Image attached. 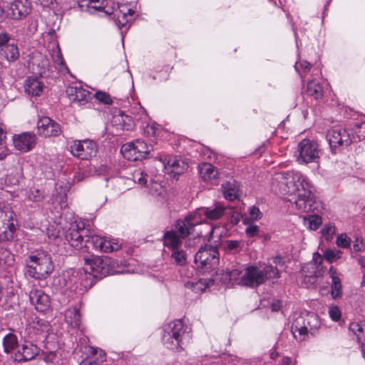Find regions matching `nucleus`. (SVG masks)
<instances>
[{
    "label": "nucleus",
    "instance_id": "nucleus-63",
    "mask_svg": "<svg viewBox=\"0 0 365 365\" xmlns=\"http://www.w3.org/2000/svg\"><path fill=\"white\" fill-rule=\"evenodd\" d=\"M8 155V150L5 147H0V160H4Z\"/></svg>",
    "mask_w": 365,
    "mask_h": 365
},
{
    "label": "nucleus",
    "instance_id": "nucleus-25",
    "mask_svg": "<svg viewBox=\"0 0 365 365\" xmlns=\"http://www.w3.org/2000/svg\"><path fill=\"white\" fill-rule=\"evenodd\" d=\"M187 168L188 164L177 157L170 158L165 165V169L174 175L184 173Z\"/></svg>",
    "mask_w": 365,
    "mask_h": 365
},
{
    "label": "nucleus",
    "instance_id": "nucleus-3",
    "mask_svg": "<svg viewBox=\"0 0 365 365\" xmlns=\"http://www.w3.org/2000/svg\"><path fill=\"white\" fill-rule=\"evenodd\" d=\"M279 277V270L277 267H274L270 264H264L261 269L257 266L250 265L246 267L245 273L241 276L238 284L255 288L265 283L268 279H278Z\"/></svg>",
    "mask_w": 365,
    "mask_h": 365
},
{
    "label": "nucleus",
    "instance_id": "nucleus-56",
    "mask_svg": "<svg viewBox=\"0 0 365 365\" xmlns=\"http://www.w3.org/2000/svg\"><path fill=\"white\" fill-rule=\"evenodd\" d=\"M11 39L10 35L6 32L0 33V47L3 48L6 45L9 44V41Z\"/></svg>",
    "mask_w": 365,
    "mask_h": 365
},
{
    "label": "nucleus",
    "instance_id": "nucleus-55",
    "mask_svg": "<svg viewBox=\"0 0 365 365\" xmlns=\"http://www.w3.org/2000/svg\"><path fill=\"white\" fill-rule=\"evenodd\" d=\"M148 187H150V191L153 194H155V193L160 194L161 190L163 189V187L160 183H158L157 182H154V181H150V185H148Z\"/></svg>",
    "mask_w": 365,
    "mask_h": 365
},
{
    "label": "nucleus",
    "instance_id": "nucleus-15",
    "mask_svg": "<svg viewBox=\"0 0 365 365\" xmlns=\"http://www.w3.org/2000/svg\"><path fill=\"white\" fill-rule=\"evenodd\" d=\"M314 190L303 192L298 195L297 199L294 200L297 209L302 212H319L322 208V204L315 198Z\"/></svg>",
    "mask_w": 365,
    "mask_h": 365
},
{
    "label": "nucleus",
    "instance_id": "nucleus-9",
    "mask_svg": "<svg viewBox=\"0 0 365 365\" xmlns=\"http://www.w3.org/2000/svg\"><path fill=\"white\" fill-rule=\"evenodd\" d=\"M297 153H298L296 155L297 160L300 164L316 163L322 155V150L319 149L317 142L307 138H304L299 143Z\"/></svg>",
    "mask_w": 365,
    "mask_h": 365
},
{
    "label": "nucleus",
    "instance_id": "nucleus-44",
    "mask_svg": "<svg viewBox=\"0 0 365 365\" xmlns=\"http://www.w3.org/2000/svg\"><path fill=\"white\" fill-rule=\"evenodd\" d=\"M342 252L340 250H328L324 252V258L329 262H333L341 257Z\"/></svg>",
    "mask_w": 365,
    "mask_h": 365
},
{
    "label": "nucleus",
    "instance_id": "nucleus-24",
    "mask_svg": "<svg viewBox=\"0 0 365 365\" xmlns=\"http://www.w3.org/2000/svg\"><path fill=\"white\" fill-rule=\"evenodd\" d=\"M43 88V83L36 78H28L24 83L25 92L31 96H40Z\"/></svg>",
    "mask_w": 365,
    "mask_h": 365
},
{
    "label": "nucleus",
    "instance_id": "nucleus-14",
    "mask_svg": "<svg viewBox=\"0 0 365 365\" xmlns=\"http://www.w3.org/2000/svg\"><path fill=\"white\" fill-rule=\"evenodd\" d=\"M71 154L81 160H88L96 156L97 145L91 140H74L70 145Z\"/></svg>",
    "mask_w": 365,
    "mask_h": 365
},
{
    "label": "nucleus",
    "instance_id": "nucleus-29",
    "mask_svg": "<svg viewBox=\"0 0 365 365\" xmlns=\"http://www.w3.org/2000/svg\"><path fill=\"white\" fill-rule=\"evenodd\" d=\"M223 195L226 200L232 201L239 197V185L235 181H229L222 185Z\"/></svg>",
    "mask_w": 365,
    "mask_h": 365
},
{
    "label": "nucleus",
    "instance_id": "nucleus-35",
    "mask_svg": "<svg viewBox=\"0 0 365 365\" xmlns=\"http://www.w3.org/2000/svg\"><path fill=\"white\" fill-rule=\"evenodd\" d=\"M51 57L56 69L61 71H63L64 69H68L58 46L53 49Z\"/></svg>",
    "mask_w": 365,
    "mask_h": 365
},
{
    "label": "nucleus",
    "instance_id": "nucleus-50",
    "mask_svg": "<svg viewBox=\"0 0 365 365\" xmlns=\"http://www.w3.org/2000/svg\"><path fill=\"white\" fill-rule=\"evenodd\" d=\"M249 216L252 220H257L261 219L262 213L258 207L252 206L249 209Z\"/></svg>",
    "mask_w": 365,
    "mask_h": 365
},
{
    "label": "nucleus",
    "instance_id": "nucleus-8",
    "mask_svg": "<svg viewBox=\"0 0 365 365\" xmlns=\"http://www.w3.org/2000/svg\"><path fill=\"white\" fill-rule=\"evenodd\" d=\"M195 263L203 272L215 269L219 263V252L216 245L201 247L195 255Z\"/></svg>",
    "mask_w": 365,
    "mask_h": 365
},
{
    "label": "nucleus",
    "instance_id": "nucleus-39",
    "mask_svg": "<svg viewBox=\"0 0 365 365\" xmlns=\"http://www.w3.org/2000/svg\"><path fill=\"white\" fill-rule=\"evenodd\" d=\"M104 252H112L120 249L121 245L116 239L104 237Z\"/></svg>",
    "mask_w": 365,
    "mask_h": 365
},
{
    "label": "nucleus",
    "instance_id": "nucleus-43",
    "mask_svg": "<svg viewBox=\"0 0 365 365\" xmlns=\"http://www.w3.org/2000/svg\"><path fill=\"white\" fill-rule=\"evenodd\" d=\"M225 243V249L234 253L239 252L242 247V242L239 240H227Z\"/></svg>",
    "mask_w": 365,
    "mask_h": 365
},
{
    "label": "nucleus",
    "instance_id": "nucleus-16",
    "mask_svg": "<svg viewBox=\"0 0 365 365\" xmlns=\"http://www.w3.org/2000/svg\"><path fill=\"white\" fill-rule=\"evenodd\" d=\"M31 3L29 0H14L6 9V18L15 21L25 19L31 11Z\"/></svg>",
    "mask_w": 365,
    "mask_h": 365
},
{
    "label": "nucleus",
    "instance_id": "nucleus-11",
    "mask_svg": "<svg viewBox=\"0 0 365 365\" xmlns=\"http://www.w3.org/2000/svg\"><path fill=\"white\" fill-rule=\"evenodd\" d=\"M152 146L145 141L136 140L121 147L120 153L125 158L130 161H137L145 159L150 154Z\"/></svg>",
    "mask_w": 365,
    "mask_h": 365
},
{
    "label": "nucleus",
    "instance_id": "nucleus-27",
    "mask_svg": "<svg viewBox=\"0 0 365 365\" xmlns=\"http://www.w3.org/2000/svg\"><path fill=\"white\" fill-rule=\"evenodd\" d=\"M163 239L164 245L171 250L179 248L182 245V238L173 230L166 232L164 234Z\"/></svg>",
    "mask_w": 365,
    "mask_h": 365
},
{
    "label": "nucleus",
    "instance_id": "nucleus-20",
    "mask_svg": "<svg viewBox=\"0 0 365 365\" xmlns=\"http://www.w3.org/2000/svg\"><path fill=\"white\" fill-rule=\"evenodd\" d=\"M37 132L43 137L58 136L61 130L58 123L48 117L40 118L37 123Z\"/></svg>",
    "mask_w": 365,
    "mask_h": 365
},
{
    "label": "nucleus",
    "instance_id": "nucleus-60",
    "mask_svg": "<svg viewBox=\"0 0 365 365\" xmlns=\"http://www.w3.org/2000/svg\"><path fill=\"white\" fill-rule=\"evenodd\" d=\"M79 365H99V362L96 359H86L83 360Z\"/></svg>",
    "mask_w": 365,
    "mask_h": 365
},
{
    "label": "nucleus",
    "instance_id": "nucleus-34",
    "mask_svg": "<svg viewBox=\"0 0 365 365\" xmlns=\"http://www.w3.org/2000/svg\"><path fill=\"white\" fill-rule=\"evenodd\" d=\"M3 346L4 352L11 353L18 346L17 336L12 333L6 334L3 339Z\"/></svg>",
    "mask_w": 365,
    "mask_h": 365
},
{
    "label": "nucleus",
    "instance_id": "nucleus-5",
    "mask_svg": "<svg viewBox=\"0 0 365 365\" xmlns=\"http://www.w3.org/2000/svg\"><path fill=\"white\" fill-rule=\"evenodd\" d=\"M87 7L91 14L103 11L107 14H114L115 24L120 29L127 26L135 13L127 4H118L115 9L113 8L106 9L104 2L100 0H88Z\"/></svg>",
    "mask_w": 365,
    "mask_h": 365
},
{
    "label": "nucleus",
    "instance_id": "nucleus-18",
    "mask_svg": "<svg viewBox=\"0 0 365 365\" xmlns=\"http://www.w3.org/2000/svg\"><path fill=\"white\" fill-rule=\"evenodd\" d=\"M34 342V341L26 339L24 343L14 354V360L18 362H25L34 359L40 351V349Z\"/></svg>",
    "mask_w": 365,
    "mask_h": 365
},
{
    "label": "nucleus",
    "instance_id": "nucleus-40",
    "mask_svg": "<svg viewBox=\"0 0 365 365\" xmlns=\"http://www.w3.org/2000/svg\"><path fill=\"white\" fill-rule=\"evenodd\" d=\"M26 197L31 202H41L44 198V193L40 189L32 187L26 192Z\"/></svg>",
    "mask_w": 365,
    "mask_h": 365
},
{
    "label": "nucleus",
    "instance_id": "nucleus-30",
    "mask_svg": "<svg viewBox=\"0 0 365 365\" xmlns=\"http://www.w3.org/2000/svg\"><path fill=\"white\" fill-rule=\"evenodd\" d=\"M349 329L356 336L361 346L365 345V321L350 323Z\"/></svg>",
    "mask_w": 365,
    "mask_h": 365
},
{
    "label": "nucleus",
    "instance_id": "nucleus-61",
    "mask_svg": "<svg viewBox=\"0 0 365 365\" xmlns=\"http://www.w3.org/2000/svg\"><path fill=\"white\" fill-rule=\"evenodd\" d=\"M324 260L323 257L318 252H314L313 255V261L315 264H321Z\"/></svg>",
    "mask_w": 365,
    "mask_h": 365
},
{
    "label": "nucleus",
    "instance_id": "nucleus-48",
    "mask_svg": "<svg viewBox=\"0 0 365 365\" xmlns=\"http://www.w3.org/2000/svg\"><path fill=\"white\" fill-rule=\"evenodd\" d=\"M350 238L345 234H341L338 236L336 240V244L339 247L343 248H348L350 246Z\"/></svg>",
    "mask_w": 365,
    "mask_h": 365
},
{
    "label": "nucleus",
    "instance_id": "nucleus-58",
    "mask_svg": "<svg viewBox=\"0 0 365 365\" xmlns=\"http://www.w3.org/2000/svg\"><path fill=\"white\" fill-rule=\"evenodd\" d=\"M324 234L332 235L335 233V227L331 225H326L322 230Z\"/></svg>",
    "mask_w": 365,
    "mask_h": 365
},
{
    "label": "nucleus",
    "instance_id": "nucleus-36",
    "mask_svg": "<svg viewBox=\"0 0 365 365\" xmlns=\"http://www.w3.org/2000/svg\"><path fill=\"white\" fill-rule=\"evenodd\" d=\"M67 322L70 323L71 327L78 328L81 324V314L77 308L68 310L66 314Z\"/></svg>",
    "mask_w": 365,
    "mask_h": 365
},
{
    "label": "nucleus",
    "instance_id": "nucleus-41",
    "mask_svg": "<svg viewBox=\"0 0 365 365\" xmlns=\"http://www.w3.org/2000/svg\"><path fill=\"white\" fill-rule=\"evenodd\" d=\"M317 213L318 212H316L314 215L304 217V221L308 224V227L310 230H317L322 222V217Z\"/></svg>",
    "mask_w": 365,
    "mask_h": 365
},
{
    "label": "nucleus",
    "instance_id": "nucleus-59",
    "mask_svg": "<svg viewBox=\"0 0 365 365\" xmlns=\"http://www.w3.org/2000/svg\"><path fill=\"white\" fill-rule=\"evenodd\" d=\"M352 258L356 259L358 264L361 266V267H365V257L361 256L360 254H356L354 255H351Z\"/></svg>",
    "mask_w": 365,
    "mask_h": 365
},
{
    "label": "nucleus",
    "instance_id": "nucleus-33",
    "mask_svg": "<svg viewBox=\"0 0 365 365\" xmlns=\"http://www.w3.org/2000/svg\"><path fill=\"white\" fill-rule=\"evenodd\" d=\"M306 92L316 100L321 99L324 96L323 87L316 80H311L307 83Z\"/></svg>",
    "mask_w": 365,
    "mask_h": 365
},
{
    "label": "nucleus",
    "instance_id": "nucleus-17",
    "mask_svg": "<svg viewBox=\"0 0 365 365\" xmlns=\"http://www.w3.org/2000/svg\"><path fill=\"white\" fill-rule=\"evenodd\" d=\"M200 222L197 218V213L189 215L182 219L175 221L173 230L177 232L182 239H185L193 232L194 228Z\"/></svg>",
    "mask_w": 365,
    "mask_h": 365
},
{
    "label": "nucleus",
    "instance_id": "nucleus-2",
    "mask_svg": "<svg viewBox=\"0 0 365 365\" xmlns=\"http://www.w3.org/2000/svg\"><path fill=\"white\" fill-rule=\"evenodd\" d=\"M85 267L83 271H73L72 276L79 277L83 281V278L86 277V273L92 275L97 279H102L109 274H113L116 271L117 262L113 259L104 257L91 256V257L84 258Z\"/></svg>",
    "mask_w": 365,
    "mask_h": 365
},
{
    "label": "nucleus",
    "instance_id": "nucleus-26",
    "mask_svg": "<svg viewBox=\"0 0 365 365\" xmlns=\"http://www.w3.org/2000/svg\"><path fill=\"white\" fill-rule=\"evenodd\" d=\"M225 212V207L220 203L215 204L214 207H202L199 209L197 213L204 215L207 219L215 220L221 218Z\"/></svg>",
    "mask_w": 365,
    "mask_h": 365
},
{
    "label": "nucleus",
    "instance_id": "nucleus-22",
    "mask_svg": "<svg viewBox=\"0 0 365 365\" xmlns=\"http://www.w3.org/2000/svg\"><path fill=\"white\" fill-rule=\"evenodd\" d=\"M287 179H291L290 181L287 182V185L293 184V191H303L306 192L308 190H314L310 181L307 176L304 175L300 172L291 171L287 173Z\"/></svg>",
    "mask_w": 365,
    "mask_h": 365
},
{
    "label": "nucleus",
    "instance_id": "nucleus-6",
    "mask_svg": "<svg viewBox=\"0 0 365 365\" xmlns=\"http://www.w3.org/2000/svg\"><path fill=\"white\" fill-rule=\"evenodd\" d=\"M320 325L319 316L314 312H307L294 319L291 327V331L294 339L302 341L305 340L309 333L314 335Z\"/></svg>",
    "mask_w": 365,
    "mask_h": 365
},
{
    "label": "nucleus",
    "instance_id": "nucleus-45",
    "mask_svg": "<svg viewBox=\"0 0 365 365\" xmlns=\"http://www.w3.org/2000/svg\"><path fill=\"white\" fill-rule=\"evenodd\" d=\"M365 250V245L362 240L356 238L351 249V255L359 254Z\"/></svg>",
    "mask_w": 365,
    "mask_h": 365
},
{
    "label": "nucleus",
    "instance_id": "nucleus-49",
    "mask_svg": "<svg viewBox=\"0 0 365 365\" xmlns=\"http://www.w3.org/2000/svg\"><path fill=\"white\" fill-rule=\"evenodd\" d=\"M259 233V229L257 225H250L245 229V234L248 237H253L258 236Z\"/></svg>",
    "mask_w": 365,
    "mask_h": 365
},
{
    "label": "nucleus",
    "instance_id": "nucleus-23",
    "mask_svg": "<svg viewBox=\"0 0 365 365\" xmlns=\"http://www.w3.org/2000/svg\"><path fill=\"white\" fill-rule=\"evenodd\" d=\"M29 299L35 306L36 309L40 312H46L50 307V298L41 289H32L29 294Z\"/></svg>",
    "mask_w": 365,
    "mask_h": 365
},
{
    "label": "nucleus",
    "instance_id": "nucleus-21",
    "mask_svg": "<svg viewBox=\"0 0 365 365\" xmlns=\"http://www.w3.org/2000/svg\"><path fill=\"white\" fill-rule=\"evenodd\" d=\"M69 100L78 106H83L92 99V94L81 86H69L66 89Z\"/></svg>",
    "mask_w": 365,
    "mask_h": 365
},
{
    "label": "nucleus",
    "instance_id": "nucleus-4",
    "mask_svg": "<svg viewBox=\"0 0 365 365\" xmlns=\"http://www.w3.org/2000/svg\"><path fill=\"white\" fill-rule=\"evenodd\" d=\"M27 274L33 278H46L53 270V264L48 254L44 251H37L26 259Z\"/></svg>",
    "mask_w": 365,
    "mask_h": 365
},
{
    "label": "nucleus",
    "instance_id": "nucleus-12",
    "mask_svg": "<svg viewBox=\"0 0 365 365\" xmlns=\"http://www.w3.org/2000/svg\"><path fill=\"white\" fill-rule=\"evenodd\" d=\"M326 136L334 153H336L337 148H346L351 143L349 132L341 125H335L330 128Z\"/></svg>",
    "mask_w": 365,
    "mask_h": 365
},
{
    "label": "nucleus",
    "instance_id": "nucleus-57",
    "mask_svg": "<svg viewBox=\"0 0 365 365\" xmlns=\"http://www.w3.org/2000/svg\"><path fill=\"white\" fill-rule=\"evenodd\" d=\"M317 282V277L315 275L305 276L304 279V284L307 287L314 285Z\"/></svg>",
    "mask_w": 365,
    "mask_h": 365
},
{
    "label": "nucleus",
    "instance_id": "nucleus-19",
    "mask_svg": "<svg viewBox=\"0 0 365 365\" xmlns=\"http://www.w3.org/2000/svg\"><path fill=\"white\" fill-rule=\"evenodd\" d=\"M13 143L16 150L22 153H26L34 148L36 143V136L35 134L29 132L14 135Z\"/></svg>",
    "mask_w": 365,
    "mask_h": 365
},
{
    "label": "nucleus",
    "instance_id": "nucleus-31",
    "mask_svg": "<svg viewBox=\"0 0 365 365\" xmlns=\"http://www.w3.org/2000/svg\"><path fill=\"white\" fill-rule=\"evenodd\" d=\"M199 173L204 181L216 179L218 175L217 170L210 163H202L199 165Z\"/></svg>",
    "mask_w": 365,
    "mask_h": 365
},
{
    "label": "nucleus",
    "instance_id": "nucleus-47",
    "mask_svg": "<svg viewBox=\"0 0 365 365\" xmlns=\"http://www.w3.org/2000/svg\"><path fill=\"white\" fill-rule=\"evenodd\" d=\"M91 354L95 358H92L93 359H96L97 361L100 363L106 360V353L104 351L99 348H93L91 347Z\"/></svg>",
    "mask_w": 365,
    "mask_h": 365
},
{
    "label": "nucleus",
    "instance_id": "nucleus-7",
    "mask_svg": "<svg viewBox=\"0 0 365 365\" xmlns=\"http://www.w3.org/2000/svg\"><path fill=\"white\" fill-rule=\"evenodd\" d=\"M91 234L90 230L85 227L83 222L75 221L66 230L65 239L71 247L81 250L89 243Z\"/></svg>",
    "mask_w": 365,
    "mask_h": 365
},
{
    "label": "nucleus",
    "instance_id": "nucleus-28",
    "mask_svg": "<svg viewBox=\"0 0 365 365\" xmlns=\"http://www.w3.org/2000/svg\"><path fill=\"white\" fill-rule=\"evenodd\" d=\"M0 55L9 62L16 61L20 56L19 48L14 43H9L1 48Z\"/></svg>",
    "mask_w": 365,
    "mask_h": 365
},
{
    "label": "nucleus",
    "instance_id": "nucleus-42",
    "mask_svg": "<svg viewBox=\"0 0 365 365\" xmlns=\"http://www.w3.org/2000/svg\"><path fill=\"white\" fill-rule=\"evenodd\" d=\"M89 242L92 244L96 250L104 252V237L91 235Z\"/></svg>",
    "mask_w": 365,
    "mask_h": 365
},
{
    "label": "nucleus",
    "instance_id": "nucleus-32",
    "mask_svg": "<svg viewBox=\"0 0 365 365\" xmlns=\"http://www.w3.org/2000/svg\"><path fill=\"white\" fill-rule=\"evenodd\" d=\"M330 277L331 278V294L333 299L341 297V283L339 277L336 275V270L331 266L329 268Z\"/></svg>",
    "mask_w": 365,
    "mask_h": 365
},
{
    "label": "nucleus",
    "instance_id": "nucleus-54",
    "mask_svg": "<svg viewBox=\"0 0 365 365\" xmlns=\"http://www.w3.org/2000/svg\"><path fill=\"white\" fill-rule=\"evenodd\" d=\"M356 133L357 134L360 140H365V122H363L357 125Z\"/></svg>",
    "mask_w": 365,
    "mask_h": 365
},
{
    "label": "nucleus",
    "instance_id": "nucleus-37",
    "mask_svg": "<svg viewBox=\"0 0 365 365\" xmlns=\"http://www.w3.org/2000/svg\"><path fill=\"white\" fill-rule=\"evenodd\" d=\"M171 259L174 263L178 266H183L187 263V255L185 251L179 250V248L172 250Z\"/></svg>",
    "mask_w": 365,
    "mask_h": 365
},
{
    "label": "nucleus",
    "instance_id": "nucleus-46",
    "mask_svg": "<svg viewBox=\"0 0 365 365\" xmlns=\"http://www.w3.org/2000/svg\"><path fill=\"white\" fill-rule=\"evenodd\" d=\"M94 96L98 101L106 105H111L113 103L110 95L106 92L98 91L95 93Z\"/></svg>",
    "mask_w": 365,
    "mask_h": 365
},
{
    "label": "nucleus",
    "instance_id": "nucleus-62",
    "mask_svg": "<svg viewBox=\"0 0 365 365\" xmlns=\"http://www.w3.org/2000/svg\"><path fill=\"white\" fill-rule=\"evenodd\" d=\"M272 262L275 264L283 265L284 264V260L281 256H276L273 257Z\"/></svg>",
    "mask_w": 365,
    "mask_h": 365
},
{
    "label": "nucleus",
    "instance_id": "nucleus-64",
    "mask_svg": "<svg viewBox=\"0 0 365 365\" xmlns=\"http://www.w3.org/2000/svg\"><path fill=\"white\" fill-rule=\"evenodd\" d=\"M282 365H294V364L290 358L283 357L282 359Z\"/></svg>",
    "mask_w": 365,
    "mask_h": 365
},
{
    "label": "nucleus",
    "instance_id": "nucleus-51",
    "mask_svg": "<svg viewBox=\"0 0 365 365\" xmlns=\"http://www.w3.org/2000/svg\"><path fill=\"white\" fill-rule=\"evenodd\" d=\"M329 314L331 319L333 321L337 322L340 319L341 312L338 307H336V306L331 307L329 309Z\"/></svg>",
    "mask_w": 365,
    "mask_h": 365
},
{
    "label": "nucleus",
    "instance_id": "nucleus-10",
    "mask_svg": "<svg viewBox=\"0 0 365 365\" xmlns=\"http://www.w3.org/2000/svg\"><path fill=\"white\" fill-rule=\"evenodd\" d=\"M16 214L9 207L0 208V242H11L16 232Z\"/></svg>",
    "mask_w": 365,
    "mask_h": 365
},
{
    "label": "nucleus",
    "instance_id": "nucleus-52",
    "mask_svg": "<svg viewBox=\"0 0 365 365\" xmlns=\"http://www.w3.org/2000/svg\"><path fill=\"white\" fill-rule=\"evenodd\" d=\"M134 178L135 180L138 181V184L142 185H146L148 182V175L147 173H144L143 172L137 173Z\"/></svg>",
    "mask_w": 365,
    "mask_h": 365
},
{
    "label": "nucleus",
    "instance_id": "nucleus-53",
    "mask_svg": "<svg viewBox=\"0 0 365 365\" xmlns=\"http://www.w3.org/2000/svg\"><path fill=\"white\" fill-rule=\"evenodd\" d=\"M241 273H242V272L238 269H234L232 270L227 271V274L229 277L230 280L235 281V282H236L238 279H239V281L240 280L241 277H240V276Z\"/></svg>",
    "mask_w": 365,
    "mask_h": 365
},
{
    "label": "nucleus",
    "instance_id": "nucleus-13",
    "mask_svg": "<svg viewBox=\"0 0 365 365\" xmlns=\"http://www.w3.org/2000/svg\"><path fill=\"white\" fill-rule=\"evenodd\" d=\"M48 327L49 324L46 321L32 316L26 327L24 337L34 341H40L46 336Z\"/></svg>",
    "mask_w": 365,
    "mask_h": 365
},
{
    "label": "nucleus",
    "instance_id": "nucleus-1",
    "mask_svg": "<svg viewBox=\"0 0 365 365\" xmlns=\"http://www.w3.org/2000/svg\"><path fill=\"white\" fill-rule=\"evenodd\" d=\"M190 339V329L181 319H176L165 325L162 341L167 349L181 351Z\"/></svg>",
    "mask_w": 365,
    "mask_h": 365
},
{
    "label": "nucleus",
    "instance_id": "nucleus-38",
    "mask_svg": "<svg viewBox=\"0 0 365 365\" xmlns=\"http://www.w3.org/2000/svg\"><path fill=\"white\" fill-rule=\"evenodd\" d=\"M14 257L11 252L4 247H0V265L11 266L14 264Z\"/></svg>",
    "mask_w": 365,
    "mask_h": 365
}]
</instances>
